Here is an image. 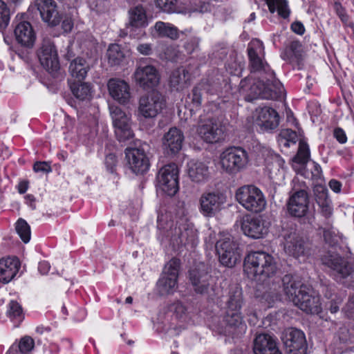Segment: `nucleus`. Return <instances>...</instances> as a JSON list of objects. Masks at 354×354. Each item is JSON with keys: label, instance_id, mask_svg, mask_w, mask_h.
Segmentation results:
<instances>
[{"label": "nucleus", "instance_id": "1", "mask_svg": "<svg viewBox=\"0 0 354 354\" xmlns=\"http://www.w3.org/2000/svg\"><path fill=\"white\" fill-rule=\"evenodd\" d=\"M249 68L251 73H257L261 80L251 84L250 94L251 99L263 98L277 100L281 97L283 88L276 79L274 71L264 60L263 45L259 41L250 42L248 47Z\"/></svg>", "mask_w": 354, "mask_h": 354}, {"label": "nucleus", "instance_id": "2", "mask_svg": "<svg viewBox=\"0 0 354 354\" xmlns=\"http://www.w3.org/2000/svg\"><path fill=\"white\" fill-rule=\"evenodd\" d=\"M278 266L272 255L263 251L249 253L244 260V272L248 277L263 283L274 285Z\"/></svg>", "mask_w": 354, "mask_h": 354}, {"label": "nucleus", "instance_id": "3", "mask_svg": "<svg viewBox=\"0 0 354 354\" xmlns=\"http://www.w3.org/2000/svg\"><path fill=\"white\" fill-rule=\"evenodd\" d=\"M324 265L330 269L331 277L346 286L354 283V261H348L337 254L328 252L322 258Z\"/></svg>", "mask_w": 354, "mask_h": 354}, {"label": "nucleus", "instance_id": "4", "mask_svg": "<svg viewBox=\"0 0 354 354\" xmlns=\"http://www.w3.org/2000/svg\"><path fill=\"white\" fill-rule=\"evenodd\" d=\"M243 304L244 299L242 289L237 286H232L225 301L226 311L223 318L228 327L232 328H241V329L245 328L241 311Z\"/></svg>", "mask_w": 354, "mask_h": 354}, {"label": "nucleus", "instance_id": "5", "mask_svg": "<svg viewBox=\"0 0 354 354\" xmlns=\"http://www.w3.org/2000/svg\"><path fill=\"white\" fill-rule=\"evenodd\" d=\"M235 198L238 203L248 211L259 213L266 206V200L261 190L257 187L243 185L236 191Z\"/></svg>", "mask_w": 354, "mask_h": 354}, {"label": "nucleus", "instance_id": "6", "mask_svg": "<svg viewBox=\"0 0 354 354\" xmlns=\"http://www.w3.org/2000/svg\"><path fill=\"white\" fill-rule=\"evenodd\" d=\"M248 162V153L241 147L227 148L220 155L221 167L230 174H236L243 171Z\"/></svg>", "mask_w": 354, "mask_h": 354}, {"label": "nucleus", "instance_id": "7", "mask_svg": "<svg viewBox=\"0 0 354 354\" xmlns=\"http://www.w3.org/2000/svg\"><path fill=\"white\" fill-rule=\"evenodd\" d=\"M216 250L219 261L223 266L232 268L241 259L239 245L229 234H225L217 241Z\"/></svg>", "mask_w": 354, "mask_h": 354}, {"label": "nucleus", "instance_id": "8", "mask_svg": "<svg viewBox=\"0 0 354 354\" xmlns=\"http://www.w3.org/2000/svg\"><path fill=\"white\" fill-rule=\"evenodd\" d=\"M180 265V260L176 258L171 259L165 265L156 284L158 292L160 295L173 294L176 290Z\"/></svg>", "mask_w": 354, "mask_h": 354}, {"label": "nucleus", "instance_id": "9", "mask_svg": "<svg viewBox=\"0 0 354 354\" xmlns=\"http://www.w3.org/2000/svg\"><path fill=\"white\" fill-rule=\"evenodd\" d=\"M165 106L163 95L156 91L142 95L138 101V116L146 119L156 118Z\"/></svg>", "mask_w": 354, "mask_h": 354}, {"label": "nucleus", "instance_id": "10", "mask_svg": "<svg viewBox=\"0 0 354 354\" xmlns=\"http://www.w3.org/2000/svg\"><path fill=\"white\" fill-rule=\"evenodd\" d=\"M178 174V168L175 163L165 165L158 174V186L168 196H174L179 189Z\"/></svg>", "mask_w": 354, "mask_h": 354}, {"label": "nucleus", "instance_id": "11", "mask_svg": "<svg viewBox=\"0 0 354 354\" xmlns=\"http://www.w3.org/2000/svg\"><path fill=\"white\" fill-rule=\"evenodd\" d=\"M225 201V195L219 192H205L199 198V211L203 216L212 218L220 212Z\"/></svg>", "mask_w": 354, "mask_h": 354}, {"label": "nucleus", "instance_id": "12", "mask_svg": "<svg viewBox=\"0 0 354 354\" xmlns=\"http://www.w3.org/2000/svg\"><path fill=\"white\" fill-rule=\"evenodd\" d=\"M149 148L146 143L138 147L127 148L125 156L130 169L136 174H143L149 168V160L146 151Z\"/></svg>", "mask_w": 354, "mask_h": 354}, {"label": "nucleus", "instance_id": "13", "mask_svg": "<svg viewBox=\"0 0 354 354\" xmlns=\"http://www.w3.org/2000/svg\"><path fill=\"white\" fill-rule=\"evenodd\" d=\"M109 111L118 140L124 142L131 138L133 133L130 127V116L115 105L109 106Z\"/></svg>", "mask_w": 354, "mask_h": 354}, {"label": "nucleus", "instance_id": "14", "mask_svg": "<svg viewBox=\"0 0 354 354\" xmlns=\"http://www.w3.org/2000/svg\"><path fill=\"white\" fill-rule=\"evenodd\" d=\"M282 341L288 354H306L307 344L304 333L299 329L290 328L283 333Z\"/></svg>", "mask_w": 354, "mask_h": 354}, {"label": "nucleus", "instance_id": "15", "mask_svg": "<svg viewBox=\"0 0 354 354\" xmlns=\"http://www.w3.org/2000/svg\"><path fill=\"white\" fill-rule=\"evenodd\" d=\"M37 56L41 66L50 73L57 72L59 69L57 51L53 42L50 39L43 40Z\"/></svg>", "mask_w": 354, "mask_h": 354}, {"label": "nucleus", "instance_id": "16", "mask_svg": "<svg viewBox=\"0 0 354 354\" xmlns=\"http://www.w3.org/2000/svg\"><path fill=\"white\" fill-rule=\"evenodd\" d=\"M287 212L292 217L302 218L308 212L309 198L304 188L295 191L286 203Z\"/></svg>", "mask_w": 354, "mask_h": 354}, {"label": "nucleus", "instance_id": "17", "mask_svg": "<svg viewBox=\"0 0 354 354\" xmlns=\"http://www.w3.org/2000/svg\"><path fill=\"white\" fill-rule=\"evenodd\" d=\"M299 299L295 301V305L304 312L310 314H318L322 311L319 296L308 286L301 287Z\"/></svg>", "mask_w": 354, "mask_h": 354}, {"label": "nucleus", "instance_id": "18", "mask_svg": "<svg viewBox=\"0 0 354 354\" xmlns=\"http://www.w3.org/2000/svg\"><path fill=\"white\" fill-rule=\"evenodd\" d=\"M197 133L207 143H216L223 139L224 130L220 122L209 118L198 126Z\"/></svg>", "mask_w": 354, "mask_h": 354}, {"label": "nucleus", "instance_id": "19", "mask_svg": "<svg viewBox=\"0 0 354 354\" xmlns=\"http://www.w3.org/2000/svg\"><path fill=\"white\" fill-rule=\"evenodd\" d=\"M189 279L195 292L201 295L208 292L212 281L204 263H199L189 271Z\"/></svg>", "mask_w": 354, "mask_h": 354}, {"label": "nucleus", "instance_id": "20", "mask_svg": "<svg viewBox=\"0 0 354 354\" xmlns=\"http://www.w3.org/2000/svg\"><path fill=\"white\" fill-rule=\"evenodd\" d=\"M280 281L282 283L283 290L285 295L294 304L296 303L295 300L299 297V292L301 287L307 286L301 282L298 277L292 274H286L282 279L277 277L274 285L272 283V286L270 288V290L275 291L277 287H280L279 285Z\"/></svg>", "mask_w": 354, "mask_h": 354}, {"label": "nucleus", "instance_id": "21", "mask_svg": "<svg viewBox=\"0 0 354 354\" xmlns=\"http://www.w3.org/2000/svg\"><path fill=\"white\" fill-rule=\"evenodd\" d=\"M34 6L39 12L42 20L49 26H55L60 23L62 16L54 0H35Z\"/></svg>", "mask_w": 354, "mask_h": 354}, {"label": "nucleus", "instance_id": "22", "mask_svg": "<svg viewBox=\"0 0 354 354\" xmlns=\"http://www.w3.org/2000/svg\"><path fill=\"white\" fill-rule=\"evenodd\" d=\"M134 77L136 83L145 89L156 86L160 80L157 69L151 65H140L134 73Z\"/></svg>", "mask_w": 354, "mask_h": 354}, {"label": "nucleus", "instance_id": "23", "mask_svg": "<svg viewBox=\"0 0 354 354\" xmlns=\"http://www.w3.org/2000/svg\"><path fill=\"white\" fill-rule=\"evenodd\" d=\"M184 140L183 132L176 127H172L164 135L162 145L168 156L177 154L182 149Z\"/></svg>", "mask_w": 354, "mask_h": 354}, {"label": "nucleus", "instance_id": "24", "mask_svg": "<svg viewBox=\"0 0 354 354\" xmlns=\"http://www.w3.org/2000/svg\"><path fill=\"white\" fill-rule=\"evenodd\" d=\"M107 87L110 95L120 104L129 102L131 93L127 82L119 78H111L108 82Z\"/></svg>", "mask_w": 354, "mask_h": 354}, {"label": "nucleus", "instance_id": "25", "mask_svg": "<svg viewBox=\"0 0 354 354\" xmlns=\"http://www.w3.org/2000/svg\"><path fill=\"white\" fill-rule=\"evenodd\" d=\"M14 33L17 41L21 46L27 48L33 46L36 34L30 22L27 21L16 22Z\"/></svg>", "mask_w": 354, "mask_h": 354}, {"label": "nucleus", "instance_id": "26", "mask_svg": "<svg viewBox=\"0 0 354 354\" xmlns=\"http://www.w3.org/2000/svg\"><path fill=\"white\" fill-rule=\"evenodd\" d=\"M313 194L315 203L319 207L318 211L325 218L330 217L333 208L327 187L322 185H316L313 188Z\"/></svg>", "mask_w": 354, "mask_h": 354}, {"label": "nucleus", "instance_id": "27", "mask_svg": "<svg viewBox=\"0 0 354 354\" xmlns=\"http://www.w3.org/2000/svg\"><path fill=\"white\" fill-rule=\"evenodd\" d=\"M256 122L261 131H272L279 126V116L274 109L264 106L259 110Z\"/></svg>", "mask_w": 354, "mask_h": 354}, {"label": "nucleus", "instance_id": "28", "mask_svg": "<svg viewBox=\"0 0 354 354\" xmlns=\"http://www.w3.org/2000/svg\"><path fill=\"white\" fill-rule=\"evenodd\" d=\"M241 230L245 235L252 239L262 238L268 232L263 221L259 218L245 216L241 223Z\"/></svg>", "mask_w": 354, "mask_h": 354}, {"label": "nucleus", "instance_id": "29", "mask_svg": "<svg viewBox=\"0 0 354 354\" xmlns=\"http://www.w3.org/2000/svg\"><path fill=\"white\" fill-rule=\"evenodd\" d=\"M20 268L19 259L8 257L0 259V282L8 283L17 275Z\"/></svg>", "mask_w": 354, "mask_h": 354}, {"label": "nucleus", "instance_id": "30", "mask_svg": "<svg viewBox=\"0 0 354 354\" xmlns=\"http://www.w3.org/2000/svg\"><path fill=\"white\" fill-rule=\"evenodd\" d=\"M285 252L294 257H299L305 254L306 246L303 239L295 232L284 236Z\"/></svg>", "mask_w": 354, "mask_h": 354}, {"label": "nucleus", "instance_id": "31", "mask_svg": "<svg viewBox=\"0 0 354 354\" xmlns=\"http://www.w3.org/2000/svg\"><path fill=\"white\" fill-rule=\"evenodd\" d=\"M188 175L192 181L203 183L209 178V168L204 162L191 161L188 164Z\"/></svg>", "mask_w": 354, "mask_h": 354}, {"label": "nucleus", "instance_id": "32", "mask_svg": "<svg viewBox=\"0 0 354 354\" xmlns=\"http://www.w3.org/2000/svg\"><path fill=\"white\" fill-rule=\"evenodd\" d=\"M277 346L276 341L271 335L259 334L254 342V354H268Z\"/></svg>", "mask_w": 354, "mask_h": 354}, {"label": "nucleus", "instance_id": "33", "mask_svg": "<svg viewBox=\"0 0 354 354\" xmlns=\"http://www.w3.org/2000/svg\"><path fill=\"white\" fill-rule=\"evenodd\" d=\"M190 75L184 68H178L174 71L169 78L171 88L176 91L183 90L187 86Z\"/></svg>", "mask_w": 354, "mask_h": 354}, {"label": "nucleus", "instance_id": "34", "mask_svg": "<svg viewBox=\"0 0 354 354\" xmlns=\"http://www.w3.org/2000/svg\"><path fill=\"white\" fill-rule=\"evenodd\" d=\"M73 95L81 101L89 100L91 97L92 88L88 83L82 80L69 82Z\"/></svg>", "mask_w": 354, "mask_h": 354}, {"label": "nucleus", "instance_id": "35", "mask_svg": "<svg viewBox=\"0 0 354 354\" xmlns=\"http://www.w3.org/2000/svg\"><path fill=\"white\" fill-rule=\"evenodd\" d=\"M129 24L134 28H145L148 25L146 11L142 6H137L129 10Z\"/></svg>", "mask_w": 354, "mask_h": 354}, {"label": "nucleus", "instance_id": "36", "mask_svg": "<svg viewBox=\"0 0 354 354\" xmlns=\"http://www.w3.org/2000/svg\"><path fill=\"white\" fill-rule=\"evenodd\" d=\"M88 69L89 66L85 59L80 57L73 59L69 66V73L73 77L77 79V80H84Z\"/></svg>", "mask_w": 354, "mask_h": 354}, {"label": "nucleus", "instance_id": "37", "mask_svg": "<svg viewBox=\"0 0 354 354\" xmlns=\"http://www.w3.org/2000/svg\"><path fill=\"white\" fill-rule=\"evenodd\" d=\"M154 30L159 37H168L174 40L177 39L179 37L178 30L176 27L163 21L156 22L154 26Z\"/></svg>", "mask_w": 354, "mask_h": 354}, {"label": "nucleus", "instance_id": "38", "mask_svg": "<svg viewBox=\"0 0 354 354\" xmlns=\"http://www.w3.org/2000/svg\"><path fill=\"white\" fill-rule=\"evenodd\" d=\"M271 13L277 12L279 16L283 19L289 17L290 10L286 0H266Z\"/></svg>", "mask_w": 354, "mask_h": 354}, {"label": "nucleus", "instance_id": "39", "mask_svg": "<svg viewBox=\"0 0 354 354\" xmlns=\"http://www.w3.org/2000/svg\"><path fill=\"white\" fill-rule=\"evenodd\" d=\"M108 62L111 66H118L124 59V54L121 46L117 44H111L106 52Z\"/></svg>", "mask_w": 354, "mask_h": 354}, {"label": "nucleus", "instance_id": "40", "mask_svg": "<svg viewBox=\"0 0 354 354\" xmlns=\"http://www.w3.org/2000/svg\"><path fill=\"white\" fill-rule=\"evenodd\" d=\"M280 146L289 147L290 145H295L297 141V135L295 131L286 129L281 131L277 138Z\"/></svg>", "mask_w": 354, "mask_h": 354}, {"label": "nucleus", "instance_id": "41", "mask_svg": "<svg viewBox=\"0 0 354 354\" xmlns=\"http://www.w3.org/2000/svg\"><path fill=\"white\" fill-rule=\"evenodd\" d=\"M159 49V57L162 59L175 62L180 56V51L174 46H160Z\"/></svg>", "mask_w": 354, "mask_h": 354}, {"label": "nucleus", "instance_id": "42", "mask_svg": "<svg viewBox=\"0 0 354 354\" xmlns=\"http://www.w3.org/2000/svg\"><path fill=\"white\" fill-rule=\"evenodd\" d=\"M15 229L24 243H27L30 240L31 232L28 223L23 218H19L16 223Z\"/></svg>", "mask_w": 354, "mask_h": 354}, {"label": "nucleus", "instance_id": "43", "mask_svg": "<svg viewBox=\"0 0 354 354\" xmlns=\"http://www.w3.org/2000/svg\"><path fill=\"white\" fill-rule=\"evenodd\" d=\"M310 158V149L308 144L304 141H300L297 153L294 157L293 160L295 162L305 165Z\"/></svg>", "mask_w": 354, "mask_h": 354}, {"label": "nucleus", "instance_id": "44", "mask_svg": "<svg viewBox=\"0 0 354 354\" xmlns=\"http://www.w3.org/2000/svg\"><path fill=\"white\" fill-rule=\"evenodd\" d=\"M24 354H32L35 348V340L28 335H25L15 342Z\"/></svg>", "mask_w": 354, "mask_h": 354}, {"label": "nucleus", "instance_id": "45", "mask_svg": "<svg viewBox=\"0 0 354 354\" xmlns=\"http://www.w3.org/2000/svg\"><path fill=\"white\" fill-rule=\"evenodd\" d=\"M157 8L165 12L173 13L178 10V0H155Z\"/></svg>", "mask_w": 354, "mask_h": 354}, {"label": "nucleus", "instance_id": "46", "mask_svg": "<svg viewBox=\"0 0 354 354\" xmlns=\"http://www.w3.org/2000/svg\"><path fill=\"white\" fill-rule=\"evenodd\" d=\"M8 314L10 318L21 322L24 319L23 310L20 304L16 301H11L8 304Z\"/></svg>", "mask_w": 354, "mask_h": 354}, {"label": "nucleus", "instance_id": "47", "mask_svg": "<svg viewBox=\"0 0 354 354\" xmlns=\"http://www.w3.org/2000/svg\"><path fill=\"white\" fill-rule=\"evenodd\" d=\"M10 19V9L3 1L0 0V31H2L7 28L9 24Z\"/></svg>", "mask_w": 354, "mask_h": 354}, {"label": "nucleus", "instance_id": "48", "mask_svg": "<svg viewBox=\"0 0 354 354\" xmlns=\"http://www.w3.org/2000/svg\"><path fill=\"white\" fill-rule=\"evenodd\" d=\"M89 7L97 12H105L110 8V2L108 0H89Z\"/></svg>", "mask_w": 354, "mask_h": 354}, {"label": "nucleus", "instance_id": "49", "mask_svg": "<svg viewBox=\"0 0 354 354\" xmlns=\"http://www.w3.org/2000/svg\"><path fill=\"white\" fill-rule=\"evenodd\" d=\"M310 168V172L305 171L303 174L306 178H311L313 180H317L321 178L322 170L319 165L313 162Z\"/></svg>", "mask_w": 354, "mask_h": 354}, {"label": "nucleus", "instance_id": "50", "mask_svg": "<svg viewBox=\"0 0 354 354\" xmlns=\"http://www.w3.org/2000/svg\"><path fill=\"white\" fill-rule=\"evenodd\" d=\"M323 236L326 243L330 245H333L337 242L335 232L331 228L323 229Z\"/></svg>", "mask_w": 354, "mask_h": 354}, {"label": "nucleus", "instance_id": "51", "mask_svg": "<svg viewBox=\"0 0 354 354\" xmlns=\"http://www.w3.org/2000/svg\"><path fill=\"white\" fill-rule=\"evenodd\" d=\"M118 162L117 157L115 154L110 153L105 158V165L107 170L113 174L115 171V167Z\"/></svg>", "mask_w": 354, "mask_h": 354}, {"label": "nucleus", "instance_id": "52", "mask_svg": "<svg viewBox=\"0 0 354 354\" xmlns=\"http://www.w3.org/2000/svg\"><path fill=\"white\" fill-rule=\"evenodd\" d=\"M336 13L344 24H347L349 21V17L347 15L345 9L342 7L341 3H335Z\"/></svg>", "mask_w": 354, "mask_h": 354}, {"label": "nucleus", "instance_id": "53", "mask_svg": "<svg viewBox=\"0 0 354 354\" xmlns=\"http://www.w3.org/2000/svg\"><path fill=\"white\" fill-rule=\"evenodd\" d=\"M33 170L35 172L49 173L52 169L47 162H37L33 165Z\"/></svg>", "mask_w": 354, "mask_h": 354}, {"label": "nucleus", "instance_id": "54", "mask_svg": "<svg viewBox=\"0 0 354 354\" xmlns=\"http://www.w3.org/2000/svg\"><path fill=\"white\" fill-rule=\"evenodd\" d=\"M198 47V40L196 38L188 39L184 44V48L188 54L192 53Z\"/></svg>", "mask_w": 354, "mask_h": 354}, {"label": "nucleus", "instance_id": "55", "mask_svg": "<svg viewBox=\"0 0 354 354\" xmlns=\"http://www.w3.org/2000/svg\"><path fill=\"white\" fill-rule=\"evenodd\" d=\"M201 93L198 87H195L192 93V102L194 106L196 109L201 104Z\"/></svg>", "mask_w": 354, "mask_h": 354}, {"label": "nucleus", "instance_id": "56", "mask_svg": "<svg viewBox=\"0 0 354 354\" xmlns=\"http://www.w3.org/2000/svg\"><path fill=\"white\" fill-rule=\"evenodd\" d=\"M333 136L341 144H344L347 142V137L345 131L339 127L335 128L334 129Z\"/></svg>", "mask_w": 354, "mask_h": 354}, {"label": "nucleus", "instance_id": "57", "mask_svg": "<svg viewBox=\"0 0 354 354\" xmlns=\"http://www.w3.org/2000/svg\"><path fill=\"white\" fill-rule=\"evenodd\" d=\"M137 50L144 55H149L152 53V46L151 44H140L137 46Z\"/></svg>", "mask_w": 354, "mask_h": 354}, {"label": "nucleus", "instance_id": "58", "mask_svg": "<svg viewBox=\"0 0 354 354\" xmlns=\"http://www.w3.org/2000/svg\"><path fill=\"white\" fill-rule=\"evenodd\" d=\"M290 28L295 33L302 35L305 32V28L304 24L300 21H295L293 22Z\"/></svg>", "mask_w": 354, "mask_h": 354}, {"label": "nucleus", "instance_id": "59", "mask_svg": "<svg viewBox=\"0 0 354 354\" xmlns=\"http://www.w3.org/2000/svg\"><path fill=\"white\" fill-rule=\"evenodd\" d=\"M301 48V44L299 41H292L289 46V50L291 53L295 55L298 56L300 53Z\"/></svg>", "mask_w": 354, "mask_h": 354}, {"label": "nucleus", "instance_id": "60", "mask_svg": "<svg viewBox=\"0 0 354 354\" xmlns=\"http://www.w3.org/2000/svg\"><path fill=\"white\" fill-rule=\"evenodd\" d=\"M185 236H189V238L187 239V242L185 244L191 243L192 245L195 244V232L193 230H186L185 232L181 234V239H183Z\"/></svg>", "mask_w": 354, "mask_h": 354}, {"label": "nucleus", "instance_id": "61", "mask_svg": "<svg viewBox=\"0 0 354 354\" xmlns=\"http://www.w3.org/2000/svg\"><path fill=\"white\" fill-rule=\"evenodd\" d=\"M329 187L335 193H339L341 192V189H342V183L335 180V179H332L329 181Z\"/></svg>", "mask_w": 354, "mask_h": 354}, {"label": "nucleus", "instance_id": "62", "mask_svg": "<svg viewBox=\"0 0 354 354\" xmlns=\"http://www.w3.org/2000/svg\"><path fill=\"white\" fill-rule=\"evenodd\" d=\"M62 27L64 32H70L73 27V23L71 18H66L62 21Z\"/></svg>", "mask_w": 354, "mask_h": 354}, {"label": "nucleus", "instance_id": "63", "mask_svg": "<svg viewBox=\"0 0 354 354\" xmlns=\"http://www.w3.org/2000/svg\"><path fill=\"white\" fill-rule=\"evenodd\" d=\"M50 264L47 261L40 262L38 266V270L42 274H46L50 270Z\"/></svg>", "mask_w": 354, "mask_h": 354}, {"label": "nucleus", "instance_id": "64", "mask_svg": "<svg viewBox=\"0 0 354 354\" xmlns=\"http://www.w3.org/2000/svg\"><path fill=\"white\" fill-rule=\"evenodd\" d=\"M6 354H24V353L21 349H19L17 344L14 342Z\"/></svg>", "mask_w": 354, "mask_h": 354}]
</instances>
